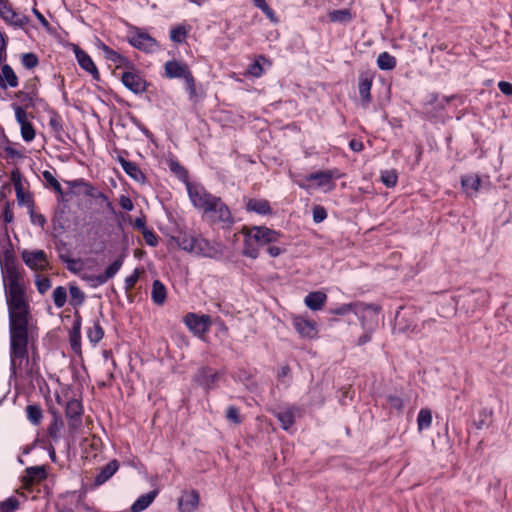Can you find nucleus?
<instances>
[{
  "instance_id": "f257e3e1",
  "label": "nucleus",
  "mask_w": 512,
  "mask_h": 512,
  "mask_svg": "<svg viewBox=\"0 0 512 512\" xmlns=\"http://www.w3.org/2000/svg\"><path fill=\"white\" fill-rule=\"evenodd\" d=\"M1 270L9 317L28 315L23 271L16 266L13 260L8 258L1 265Z\"/></svg>"
},
{
  "instance_id": "f03ea898",
  "label": "nucleus",
  "mask_w": 512,
  "mask_h": 512,
  "mask_svg": "<svg viewBox=\"0 0 512 512\" xmlns=\"http://www.w3.org/2000/svg\"><path fill=\"white\" fill-rule=\"evenodd\" d=\"M28 315L9 317L10 326V369L13 374L27 358Z\"/></svg>"
},
{
  "instance_id": "7ed1b4c3",
  "label": "nucleus",
  "mask_w": 512,
  "mask_h": 512,
  "mask_svg": "<svg viewBox=\"0 0 512 512\" xmlns=\"http://www.w3.org/2000/svg\"><path fill=\"white\" fill-rule=\"evenodd\" d=\"M241 234L244 237L242 254L251 259L258 258L261 246L275 243L280 237L278 231L266 226H243Z\"/></svg>"
},
{
  "instance_id": "20e7f679",
  "label": "nucleus",
  "mask_w": 512,
  "mask_h": 512,
  "mask_svg": "<svg viewBox=\"0 0 512 512\" xmlns=\"http://www.w3.org/2000/svg\"><path fill=\"white\" fill-rule=\"evenodd\" d=\"M164 69H165V76L169 79L183 78L184 82H185L186 89L189 94V98L193 99L196 97L197 93H196L195 79H194L192 73L190 72L187 64L176 61V60H170L165 63Z\"/></svg>"
},
{
  "instance_id": "39448f33",
  "label": "nucleus",
  "mask_w": 512,
  "mask_h": 512,
  "mask_svg": "<svg viewBox=\"0 0 512 512\" xmlns=\"http://www.w3.org/2000/svg\"><path fill=\"white\" fill-rule=\"evenodd\" d=\"M187 193L192 205L203 214H206L216 195L208 192L202 185L188 182L186 184Z\"/></svg>"
},
{
  "instance_id": "423d86ee",
  "label": "nucleus",
  "mask_w": 512,
  "mask_h": 512,
  "mask_svg": "<svg viewBox=\"0 0 512 512\" xmlns=\"http://www.w3.org/2000/svg\"><path fill=\"white\" fill-rule=\"evenodd\" d=\"M187 193L192 205L203 214H206L216 195L208 192L202 185L188 182L186 184Z\"/></svg>"
},
{
  "instance_id": "0eeeda50",
  "label": "nucleus",
  "mask_w": 512,
  "mask_h": 512,
  "mask_svg": "<svg viewBox=\"0 0 512 512\" xmlns=\"http://www.w3.org/2000/svg\"><path fill=\"white\" fill-rule=\"evenodd\" d=\"M205 215L208 216L213 223L221 224L222 228L225 229L232 227L235 222L229 207L218 196Z\"/></svg>"
},
{
  "instance_id": "6e6552de",
  "label": "nucleus",
  "mask_w": 512,
  "mask_h": 512,
  "mask_svg": "<svg viewBox=\"0 0 512 512\" xmlns=\"http://www.w3.org/2000/svg\"><path fill=\"white\" fill-rule=\"evenodd\" d=\"M123 263L124 257L120 256L105 269L104 273L99 275L83 273L81 279L87 282L91 288H97L114 278L122 268Z\"/></svg>"
},
{
  "instance_id": "1a4fd4ad",
  "label": "nucleus",
  "mask_w": 512,
  "mask_h": 512,
  "mask_svg": "<svg viewBox=\"0 0 512 512\" xmlns=\"http://www.w3.org/2000/svg\"><path fill=\"white\" fill-rule=\"evenodd\" d=\"M292 325L301 338L314 339L318 335L317 324L303 315H292Z\"/></svg>"
},
{
  "instance_id": "9d476101",
  "label": "nucleus",
  "mask_w": 512,
  "mask_h": 512,
  "mask_svg": "<svg viewBox=\"0 0 512 512\" xmlns=\"http://www.w3.org/2000/svg\"><path fill=\"white\" fill-rule=\"evenodd\" d=\"M221 254L222 246L220 243L210 241L199 234L193 254L194 256L214 259L220 257Z\"/></svg>"
},
{
  "instance_id": "9b49d317",
  "label": "nucleus",
  "mask_w": 512,
  "mask_h": 512,
  "mask_svg": "<svg viewBox=\"0 0 512 512\" xmlns=\"http://www.w3.org/2000/svg\"><path fill=\"white\" fill-rule=\"evenodd\" d=\"M15 118L21 128V136L25 142H31L35 138V129L28 120L25 109L19 105H13Z\"/></svg>"
},
{
  "instance_id": "f8f14e48",
  "label": "nucleus",
  "mask_w": 512,
  "mask_h": 512,
  "mask_svg": "<svg viewBox=\"0 0 512 512\" xmlns=\"http://www.w3.org/2000/svg\"><path fill=\"white\" fill-rule=\"evenodd\" d=\"M184 323L195 335L201 336L209 330L211 319L208 315L189 313L185 316Z\"/></svg>"
},
{
  "instance_id": "ddd939ff",
  "label": "nucleus",
  "mask_w": 512,
  "mask_h": 512,
  "mask_svg": "<svg viewBox=\"0 0 512 512\" xmlns=\"http://www.w3.org/2000/svg\"><path fill=\"white\" fill-rule=\"evenodd\" d=\"M21 257L28 267L36 271L45 270L49 264L47 255L43 250H24Z\"/></svg>"
},
{
  "instance_id": "4468645a",
  "label": "nucleus",
  "mask_w": 512,
  "mask_h": 512,
  "mask_svg": "<svg viewBox=\"0 0 512 512\" xmlns=\"http://www.w3.org/2000/svg\"><path fill=\"white\" fill-rule=\"evenodd\" d=\"M121 81L127 89L135 94H141L147 90V82L137 72H123Z\"/></svg>"
},
{
  "instance_id": "2eb2a0df",
  "label": "nucleus",
  "mask_w": 512,
  "mask_h": 512,
  "mask_svg": "<svg viewBox=\"0 0 512 512\" xmlns=\"http://www.w3.org/2000/svg\"><path fill=\"white\" fill-rule=\"evenodd\" d=\"M73 51L79 66L89 73L94 80L98 81L100 73L92 58L77 45L74 46Z\"/></svg>"
},
{
  "instance_id": "dca6fc26",
  "label": "nucleus",
  "mask_w": 512,
  "mask_h": 512,
  "mask_svg": "<svg viewBox=\"0 0 512 512\" xmlns=\"http://www.w3.org/2000/svg\"><path fill=\"white\" fill-rule=\"evenodd\" d=\"M83 407L76 399L69 400L66 404L65 416L70 428L76 430L81 426Z\"/></svg>"
},
{
  "instance_id": "f3484780",
  "label": "nucleus",
  "mask_w": 512,
  "mask_h": 512,
  "mask_svg": "<svg viewBox=\"0 0 512 512\" xmlns=\"http://www.w3.org/2000/svg\"><path fill=\"white\" fill-rule=\"evenodd\" d=\"M218 379V372L210 367H201L194 375L195 382L206 390L213 389Z\"/></svg>"
},
{
  "instance_id": "a211bd4d",
  "label": "nucleus",
  "mask_w": 512,
  "mask_h": 512,
  "mask_svg": "<svg viewBox=\"0 0 512 512\" xmlns=\"http://www.w3.org/2000/svg\"><path fill=\"white\" fill-rule=\"evenodd\" d=\"M198 237L199 234L181 232L178 236L171 237V241L175 243L179 249H182L193 255Z\"/></svg>"
},
{
  "instance_id": "6ab92c4d",
  "label": "nucleus",
  "mask_w": 512,
  "mask_h": 512,
  "mask_svg": "<svg viewBox=\"0 0 512 512\" xmlns=\"http://www.w3.org/2000/svg\"><path fill=\"white\" fill-rule=\"evenodd\" d=\"M199 494L195 490L184 491L178 501L180 512H194L199 505Z\"/></svg>"
},
{
  "instance_id": "aec40b11",
  "label": "nucleus",
  "mask_w": 512,
  "mask_h": 512,
  "mask_svg": "<svg viewBox=\"0 0 512 512\" xmlns=\"http://www.w3.org/2000/svg\"><path fill=\"white\" fill-rule=\"evenodd\" d=\"M117 161L121 165L122 169L125 171V173L131 177L133 180H135L138 183H144L146 180V177L144 173L141 171L139 166L132 161L126 160L123 156L118 155Z\"/></svg>"
},
{
  "instance_id": "412c9836",
  "label": "nucleus",
  "mask_w": 512,
  "mask_h": 512,
  "mask_svg": "<svg viewBox=\"0 0 512 512\" xmlns=\"http://www.w3.org/2000/svg\"><path fill=\"white\" fill-rule=\"evenodd\" d=\"M46 476L47 473L43 466H32L25 470V474L22 476V482L24 487L29 488L33 484L43 481Z\"/></svg>"
},
{
  "instance_id": "4be33fe9",
  "label": "nucleus",
  "mask_w": 512,
  "mask_h": 512,
  "mask_svg": "<svg viewBox=\"0 0 512 512\" xmlns=\"http://www.w3.org/2000/svg\"><path fill=\"white\" fill-rule=\"evenodd\" d=\"M10 181L14 186L18 203L30 205L32 202L31 197L29 194L24 192L22 177L18 170H13L11 172Z\"/></svg>"
},
{
  "instance_id": "5701e85b",
  "label": "nucleus",
  "mask_w": 512,
  "mask_h": 512,
  "mask_svg": "<svg viewBox=\"0 0 512 512\" xmlns=\"http://www.w3.org/2000/svg\"><path fill=\"white\" fill-rule=\"evenodd\" d=\"M130 43L135 48L151 52L156 47V41L146 33H137L130 38Z\"/></svg>"
},
{
  "instance_id": "b1692460",
  "label": "nucleus",
  "mask_w": 512,
  "mask_h": 512,
  "mask_svg": "<svg viewBox=\"0 0 512 512\" xmlns=\"http://www.w3.org/2000/svg\"><path fill=\"white\" fill-rule=\"evenodd\" d=\"M327 300V295L322 291L308 293L304 298L305 305L313 310L318 311L323 308Z\"/></svg>"
},
{
  "instance_id": "393cba45",
  "label": "nucleus",
  "mask_w": 512,
  "mask_h": 512,
  "mask_svg": "<svg viewBox=\"0 0 512 512\" xmlns=\"http://www.w3.org/2000/svg\"><path fill=\"white\" fill-rule=\"evenodd\" d=\"M18 86V77L13 69L5 64L0 72V87L6 89L7 87L15 88Z\"/></svg>"
},
{
  "instance_id": "a878e982",
  "label": "nucleus",
  "mask_w": 512,
  "mask_h": 512,
  "mask_svg": "<svg viewBox=\"0 0 512 512\" xmlns=\"http://www.w3.org/2000/svg\"><path fill=\"white\" fill-rule=\"evenodd\" d=\"M246 209L259 215H268L271 213L270 203L265 199L251 198L246 203Z\"/></svg>"
},
{
  "instance_id": "bb28decb",
  "label": "nucleus",
  "mask_w": 512,
  "mask_h": 512,
  "mask_svg": "<svg viewBox=\"0 0 512 512\" xmlns=\"http://www.w3.org/2000/svg\"><path fill=\"white\" fill-rule=\"evenodd\" d=\"M158 495L157 490L141 495L130 507V512H142L154 501Z\"/></svg>"
},
{
  "instance_id": "cd10ccee",
  "label": "nucleus",
  "mask_w": 512,
  "mask_h": 512,
  "mask_svg": "<svg viewBox=\"0 0 512 512\" xmlns=\"http://www.w3.org/2000/svg\"><path fill=\"white\" fill-rule=\"evenodd\" d=\"M119 464L116 460L110 461L103 468H101L100 472L95 477V484L102 485L107 480H109L118 470Z\"/></svg>"
},
{
  "instance_id": "c85d7f7f",
  "label": "nucleus",
  "mask_w": 512,
  "mask_h": 512,
  "mask_svg": "<svg viewBox=\"0 0 512 512\" xmlns=\"http://www.w3.org/2000/svg\"><path fill=\"white\" fill-rule=\"evenodd\" d=\"M480 182L479 176L475 174L465 175L461 179L462 187L465 193L469 196L475 194L479 190Z\"/></svg>"
},
{
  "instance_id": "c756f323",
  "label": "nucleus",
  "mask_w": 512,
  "mask_h": 512,
  "mask_svg": "<svg viewBox=\"0 0 512 512\" xmlns=\"http://www.w3.org/2000/svg\"><path fill=\"white\" fill-rule=\"evenodd\" d=\"M336 177L333 171H319L309 174L308 181H317L318 186H332V179Z\"/></svg>"
},
{
  "instance_id": "7c9ffc66",
  "label": "nucleus",
  "mask_w": 512,
  "mask_h": 512,
  "mask_svg": "<svg viewBox=\"0 0 512 512\" xmlns=\"http://www.w3.org/2000/svg\"><path fill=\"white\" fill-rule=\"evenodd\" d=\"M277 419L284 430H288L295 422V408L287 407L276 413Z\"/></svg>"
},
{
  "instance_id": "2f4dec72",
  "label": "nucleus",
  "mask_w": 512,
  "mask_h": 512,
  "mask_svg": "<svg viewBox=\"0 0 512 512\" xmlns=\"http://www.w3.org/2000/svg\"><path fill=\"white\" fill-rule=\"evenodd\" d=\"M167 297L166 287L160 280H154L152 284L151 299L156 305H163Z\"/></svg>"
},
{
  "instance_id": "473e14b6",
  "label": "nucleus",
  "mask_w": 512,
  "mask_h": 512,
  "mask_svg": "<svg viewBox=\"0 0 512 512\" xmlns=\"http://www.w3.org/2000/svg\"><path fill=\"white\" fill-rule=\"evenodd\" d=\"M104 336V330L99 321H93L92 325L87 328V337L90 343L95 346Z\"/></svg>"
},
{
  "instance_id": "72a5a7b5",
  "label": "nucleus",
  "mask_w": 512,
  "mask_h": 512,
  "mask_svg": "<svg viewBox=\"0 0 512 512\" xmlns=\"http://www.w3.org/2000/svg\"><path fill=\"white\" fill-rule=\"evenodd\" d=\"M372 87V79L368 77L361 78L359 81V94L364 105H368L371 101L370 90Z\"/></svg>"
},
{
  "instance_id": "f704fd0d",
  "label": "nucleus",
  "mask_w": 512,
  "mask_h": 512,
  "mask_svg": "<svg viewBox=\"0 0 512 512\" xmlns=\"http://www.w3.org/2000/svg\"><path fill=\"white\" fill-rule=\"evenodd\" d=\"M100 48L102 49L105 58L108 61H111L114 64H116L118 67L127 62V59L125 57H123L118 52L111 49L109 46L105 45L104 43H102L100 45Z\"/></svg>"
},
{
  "instance_id": "c9c22d12",
  "label": "nucleus",
  "mask_w": 512,
  "mask_h": 512,
  "mask_svg": "<svg viewBox=\"0 0 512 512\" xmlns=\"http://www.w3.org/2000/svg\"><path fill=\"white\" fill-rule=\"evenodd\" d=\"M377 65L381 70H393L396 67V58L388 52H382L378 55Z\"/></svg>"
},
{
  "instance_id": "e433bc0d",
  "label": "nucleus",
  "mask_w": 512,
  "mask_h": 512,
  "mask_svg": "<svg viewBox=\"0 0 512 512\" xmlns=\"http://www.w3.org/2000/svg\"><path fill=\"white\" fill-rule=\"evenodd\" d=\"M70 300L69 303L73 307L81 306L85 301V293L76 285L69 287Z\"/></svg>"
},
{
  "instance_id": "4c0bfd02",
  "label": "nucleus",
  "mask_w": 512,
  "mask_h": 512,
  "mask_svg": "<svg viewBox=\"0 0 512 512\" xmlns=\"http://www.w3.org/2000/svg\"><path fill=\"white\" fill-rule=\"evenodd\" d=\"M432 423V413L429 409H421L417 416L418 430L422 431L428 429Z\"/></svg>"
},
{
  "instance_id": "58836bf2",
  "label": "nucleus",
  "mask_w": 512,
  "mask_h": 512,
  "mask_svg": "<svg viewBox=\"0 0 512 512\" xmlns=\"http://www.w3.org/2000/svg\"><path fill=\"white\" fill-rule=\"evenodd\" d=\"M54 305L62 308L67 302V290L63 286H58L53 290L52 294Z\"/></svg>"
},
{
  "instance_id": "ea45409f",
  "label": "nucleus",
  "mask_w": 512,
  "mask_h": 512,
  "mask_svg": "<svg viewBox=\"0 0 512 512\" xmlns=\"http://www.w3.org/2000/svg\"><path fill=\"white\" fill-rule=\"evenodd\" d=\"M26 415L32 424L37 425L42 419V410L38 405H28L26 407Z\"/></svg>"
},
{
  "instance_id": "a19ab883",
  "label": "nucleus",
  "mask_w": 512,
  "mask_h": 512,
  "mask_svg": "<svg viewBox=\"0 0 512 512\" xmlns=\"http://www.w3.org/2000/svg\"><path fill=\"white\" fill-rule=\"evenodd\" d=\"M332 22L346 23L351 20V13L347 9L334 10L329 13Z\"/></svg>"
},
{
  "instance_id": "79ce46f5",
  "label": "nucleus",
  "mask_w": 512,
  "mask_h": 512,
  "mask_svg": "<svg viewBox=\"0 0 512 512\" xmlns=\"http://www.w3.org/2000/svg\"><path fill=\"white\" fill-rule=\"evenodd\" d=\"M42 176H43V179L45 180L46 184L49 187H51L59 195H63V190H62L60 183L58 182V180L53 176V174L50 171H48V170L43 171Z\"/></svg>"
},
{
  "instance_id": "37998d69",
  "label": "nucleus",
  "mask_w": 512,
  "mask_h": 512,
  "mask_svg": "<svg viewBox=\"0 0 512 512\" xmlns=\"http://www.w3.org/2000/svg\"><path fill=\"white\" fill-rule=\"evenodd\" d=\"M397 173L395 170H385L381 172V181L382 183L388 187H394L397 184Z\"/></svg>"
},
{
  "instance_id": "c03bdc74",
  "label": "nucleus",
  "mask_w": 512,
  "mask_h": 512,
  "mask_svg": "<svg viewBox=\"0 0 512 512\" xmlns=\"http://www.w3.org/2000/svg\"><path fill=\"white\" fill-rule=\"evenodd\" d=\"M19 507V501L15 497H9L0 502V510L2 512H13Z\"/></svg>"
},
{
  "instance_id": "a18cd8bd",
  "label": "nucleus",
  "mask_w": 512,
  "mask_h": 512,
  "mask_svg": "<svg viewBox=\"0 0 512 512\" xmlns=\"http://www.w3.org/2000/svg\"><path fill=\"white\" fill-rule=\"evenodd\" d=\"M358 307H363V305L362 304H357V303L343 304V305L339 306L338 308H336L333 311V313L336 314V315H345V314L350 313V312L357 313L358 312Z\"/></svg>"
},
{
  "instance_id": "49530a36",
  "label": "nucleus",
  "mask_w": 512,
  "mask_h": 512,
  "mask_svg": "<svg viewBox=\"0 0 512 512\" xmlns=\"http://www.w3.org/2000/svg\"><path fill=\"white\" fill-rule=\"evenodd\" d=\"M186 35L187 31L183 26L175 27L170 32L171 40L176 43H182L185 40Z\"/></svg>"
},
{
  "instance_id": "de8ad7c7",
  "label": "nucleus",
  "mask_w": 512,
  "mask_h": 512,
  "mask_svg": "<svg viewBox=\"0 0 512 512\" xmlns=\"http://www.w3.org/2000/svg\"><path fill=\"white\" fill-rule=\"evenodd\" d=\"M387 404L391 409L401 411L404 407L403 400L397 395H388Z\"/></svg>"
},
{
  "instance_id": "09e8293b",
  "label": "nucleus",
  "mask_w": 512,
  "mask_h": 512,
  "mask_svg": "<svg viewBox=\"0 0 512 512\" xmlns=\"http://www.w3.org/2000/svg\"><path fill=\"white\" fill-rule=\"evenodd\" d=\"M22 64L27 69H32L38 65V58L33 53H26L22 56Z\"/></svg>"
},
{
  "instance_id": "8fccbe9b",
  "label": "nucleus",
  "mask_w": 512,
  "mask_h": 512,
  "mask_svg": "<svg viewBox=\"0 0 512 512\" xmlns=\"http://www.w3.org/2000/svg\"><path fill=\"white\" fill-rule=\"evenodd\" d=\"M226 417L229 421L235 424H240L242 421L239 414V409L236 408L235 406H229L227 408Z\"/></svg>"
},
{
  "instance_id": "3c124183",
  "label": "nucleus",
  "mask_w": 512,
  "mask_h": 512,
  "mask_svg": "<svg viewBox=\"0 0 512 512\" xmlns=\"http://www.w3.org/2000/svg\"><path fill=\"white\" fill-rule=\"evenodd\" d=\"M0 14L6 20H13L15 13L6 1H0Z\"/></svg>"
},
{
  "instance_id": "603ef678",
  "label": "nucleus",
  "mask_w": 512,
  "mask_h": 512,
  "mask_svg": "<svg viewBox=\"0 0 512 512\" xmlns=\"http://www.w3.org/2000/svg\"><path fill=\"white\" fill-rule=\"evenodd\" d=\"M140 272L138 269H135L133 273L125 278V290H131L139 279Z\"/></svg>"
},
{
  "instance_id": "864d4df0",
  "label": "nucleus",
  "mask_w": 512,
  "mask_h": 512,
  "mask_svg": "<svg viewBox=\"0 0 512 512\" xmlns=\"http://www.w3.org/2000/svg\"><path fill=\"white\" fill-rule=\"evenodd\" d=\"M395 321V326L399 331L403 333H410L415 331V326L403 325V316H401L399 313L396 315Z\"/></svg>"
},
{
  "instance_id": "5fc2aeb1",
  "label": "nucleus",
  "mask_w": 512,
  "mask_h": 512,
  "mask_svg": "<svg viewBox=\"0 0 512 512\" xmlns=\"http://www.w3.org/2000/svg\"><path fill=\"white\" fill-rule=\"evenodd\" d=\"M142 234L149 246L155 247L158 245V236L152 230L146 229Z\"/></svg>"
},
{
  "instance_id": "6e6d98bb",
  "label": "nucleus",
  "mask_w": 512,
  "mask_h": 512,
  "mask_svg": "<svg viewBox=\"0 0 512 512\" xmlns=\"http://www.w3.org/2000/svg\"><path fill=\"white\" fill-rule=\"evenodd\" d=\"M327 217V212L322 206H315L313 209V220L315 223H321Z\"/></svg>"
},
{
  "instance_id": "4d7b16f0",
  "label": "nucleus",
  "mask_w": 512,
  "mask_h": 512,
  "mask_svg": "<svg viewBox=\"0 0 512 512\" xmlns=\"http://www.w3.org/2000/svg\"><path fill=\"white\" fill-rule=\"evenodd\" d=\"M30 221L34 225H38L40 227H43L46 223V219L42 214L36 213L33 209L30 210Z\"/></svg>"
},
{
  "instance_id": "13d9d810",
  "label": "nucleus",
  "mask_w": 512,
  "mask_h": 512,
  "mask_svg": "<svg viewBox=\"0 0 512 512\" xmlns=\"http://www.w3.org/2000/svg\"><path fill=\"white\" fill-rule=\"evenodd\" d=\"M79 329H80V323H77V325L75 326V332L74 334L71 336V346H72V349L74 351H77L80 349V332H79Z\"/></svg>"
},
{
  "instance_id": "bf43d9fd",
  "label": "nucleus",
  "mask_w": 512,
  "mask_h": 512,
  "mask_svg": "<svg viewBox=\"0 0 512 512\" xmlns=\"http://www.w3.org/2000/svg\"><path fill=\"white\" fill-rule=\"evenodd\" d=\"M248 73L253 77H260L263 73V68L258 61H255L249 65Z\"/></svg>"
},
{
  "instance_id": "052dcab7",
  "label": "nucleus",
  "mask_w": 512,
  "mask_h": 512,
  "mask_svg": "<svg viewBox=\"0 0 512 512\" xmlns=\"http://www.w3.org/2000/svg\"><path fill=\"white\" fill-rule=\"evenodd\" d=\"M36 286H37L38 291L41 294H44L51 287V282L46 277L39 278L36 280Z\"/></svg>"
},
{
  "instance_id": "680f3d73",
  "label": "nucleus",
  "mask_w": 512,
  "mask_h": 512,
  "mask_svg": "<svg viewBox=\"0 0 512 512\" xmlns=\"http://www.w3.org/2000/svg\"><path fill=\"white\" fill-rule=\"evenodd\" d=\"M60 427H61V423H59V421L57 419H55L50 424V426L48 428L49 437H51L52 439H58L59 438L58 432L60 430Z\"/></svg>"
},
{
  "instance_id": "e2e57ef3",
  "label": "nucleus",
  "mask_w": 512,
  "mask_h": 512,
  "mask_svg": "<svg viewBox=\"0 0 512 512\" xmlns=\"http://www.w3.org/2000/svg\"><path fill=\"white\" fill-rule=\"evenodd\" d=\"M119 205L121 206L122 209H124L126 211H132L134 209V204H133L132 200L126 195L120 196Z\"/></svg>"
},
{
  "instance_id": "0e129e2a",
  "label": "nucleus",
  "mask_w": 512,
  "mask_h": 512,
  "mask_svg": "<svg viewBox=\"0 0 512 512\" xmlns=\"http://www.w3.org/2000/svg\"><path fill=\"white\" fill-rule=\"evenodd\" d=\"M49 126L56 133H60L62 131V124H61L60 118L58 116H54V117L50 118Z\"/></svg>"
},
{
  "instance_id": "69168bd1",
  "label": "nucleus",
  "mask_w": 512,
  "mask_h": 512,
  "mask_svg": "<svg viewBox=\"0 0 512 512\" xmlns=\"http://www.w3.org/2000/svg\"><path fill=\"white\" fill-rule=\"evenodd\" d=\"M68 184L70 185V187H76V186H80V185H84L86 186L88 189L86 191V195L88 196H92V191H93V187L88 185L83 179H77V180H73V181H69Z\"/></svg>"
},
{
  "instance_id": "338daca9",
  "label": "nucleus",
  "mask_w": 512,
  "mask_h": 512,
  "mask_svg": "<svg viewBox=\"0 0 512 512\" xmlns=\"http://www.w3.org/2000/svg\"><path fill=\"white\" fill-rule=\"evenodd\" d=\"M498 88L503 94H505L507 96H512V83L506 82V81H500L498 83Z\"/></svg>"
},
{
  "instance_id": "774afa93",
  "label": "nucleus",
  "mask_w": 512,
  "mask_h": 512,
  "mask_svg": "<svg viewBox=\"0 0 512 512\" xmlns=\"http://www.w3.org/2000/svg\"><path fill=\"white\" fill-rule=\"evenodd\" d=\"M66 263H67V268L69 271L73 272V273H78L80 268L77 267V265L80 264V260L79 259H68L66 260Z\"/></svg>"
}]
</instances>
